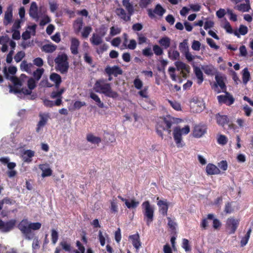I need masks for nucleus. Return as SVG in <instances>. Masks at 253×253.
Masks as SVG:
<instances>
[{"instance_id":"nucleus-1","label":"nucleus","mask_w":253,"mask_h":253,"mask_svg":"<svg viewBox=\"0 0 253 253\" xmlns=\"http://www.w3.org/2000/svg\"><path fill=\"white\" fill-rule=\"evenodd\" d=\"M93 89L96 92L103 93L106 96L113 99H116L119 97L117 92L112 90L110 84L106 83L103 79L96 81Z\"/></svg>"},{"instance_id":"nucleus-2","label":"nucleus","mask_w":253,"mask_h":253,"mask_svg":"<svg viewBox=\"0 0 253 253\" xmlns=\"http://www.w3.org/2000/svg\"><path fill=\"white\" fill-rule=\"evenodd\" d=\"M174 118L170 116H167L164 119L157 123L156 126V131L158 135L160 136L162 139L163 138V131L167 130L169 133H170V128L173 123Z\"/></svg>"},{"instance_id":"nucleus-3","label":"nucleus","mask_w":253,"mask_h":253,"mask_svg":"<svg viewBox=\"0 0 253 253\" xmlns=\"http://www.w3.org/2000/svg\"><path fill=\"white\" fill-rule=\"evenodd\" d=\"M56 65V69L61 74H66L69 68L68 57L65 54H59L54 59Z\"/></svg>"},{"instance_id":"nucleus-4","label":"nucleus","mask_w":253,"mask_h":253,"mask_svg":"<svg viewBox=\"0 0 253 253\" xmlns=\"http://www.w3.org/2000/svg\"><path fill=\"white\" fill-rule=\"evenodd\" d=\"M190 132V127L187 125L181 128L179 126L174 127L173 131V136L177 147H182L184 144L182 143V135L187 134Z\"/></svg>"},{"instance_id":"nucleus-5","label":"nucleus","mask_w":253,"mask_h":253,"mask_svg":"<svg viewBox=\"0 0 253 253\" xmlns=\"http://www.w3.org/2000/svg\"><path fill=\"white\" fill-rule=\"evenodd\" d=\"M141 207L146 224L148 226H149L154 219V207L151 205L149 201L144 202L142 204Z\"/></svg>"},{"instance_id":"nucleus-6","label":"nucleus","mask_w":253,"mask_h":253,"mask_svg":"<svg viewBox=\"0 0 253 253\" xmlns=\"http://www.w3.org/2000/svg\"><path fill=\"white\" fill-rule=\"evenodd\" d=\"M179 49L180 52L185 56L186 59L188 62H191L195 59V56L192 55L189 52V48L187 40H184L182 42L180 43Z\"/></svg>"},{"instance_id":"nucleus-7","label":"nucleus","mask_w":253,"mask_h":253,"mask_svg":"<svg viewBox=\"0 0 253 253\" xmlns=\"http://www.w3.org/2000/svg\"><path fill=\"white\" fill-rule=\"evenodd\" d=\"M226 93L225 95H220L217 97L218 101L220 104H225L227 105L230 106L234 103L235 99L228 92L224 91Z\"/></svg>"},{"instance_id":"nucleus-8","label":"nucleus","mask_w":253,"mask_h":253,"mask_svg":"<svg viewBox=\"0 0 253 253\" xmlns=\"http://www.w3.org/2000/svg\"><path fill=\"white\" fill-rule=\"evenodd\" d=\"M207 130V126L205 125H195L193 130V135L194 137L200 138L206 133Z\"/></svg>"},{"instance_id":"nucleus-9","label":"nucleus","mask_w":253,"mask_h":253,"mask_svg":"<svg viewBox=\"0 0 253 253\" xmlns=\"http://www.w3.org/2000/svg\"><path fill=\"white\" fill-rule=\"evenodd\" d=\"M240 220L233 217L228 218L226 221V228L230 230L229 234H234L237 230Z\"/></svg>"},{"instance_id":"nucleus-10","label":"nucleus","mask_w":253,"mask_h":253,"mask_svg":"<svg viewBox=\"0 0 253 253\" xmlns=\"http://www.w3.org/2000/svg\"><path fill=\"white\" fill-rule=\"evenodd\" d=\"M39 117L40 119L36 127V131L37 132H39L41 129L47 124L50 116L48 113H40L39 114Z\"/></svg>"},{"instance_id":"nucleus-11","label":"nucleus","mask_w":253,"mask_h":253,"mask_svg":"<svg viewBox=\"0 0 253 253\" xmlns=\"http://www.w3.org/2000/svg\"><path fill=\"white\" fill-rule=\"evenodd\" d=\"M165 12L166 10L160 4H157L153 10L151 9H148V16L151 19L155 17L154 13L160 16H162Z\"/></svg>"},{"instance_id":"nucleus-12","label":"nucleus","mask_w":253,"mask_h":253,"mask_svg":"<svg viewBox=\"0 0 253 253\" xmlns=\"http://www.w3.org/2000/svg\"><path fill=\"white\" fill-rule=\"evenodd\" d=\"M157 205L159 208L160 212L163 216H166L169 209V204L167 202V200H160L159 197H157Z\"/></svg>"},{"instance_id":"nucleus-13","label":"nucleus","mask_w":253,"mask_h":253,"mask_svg":"<svg viewBox=\"0 0 253 253\" xmlns=\"http://www.w3.org/2000/svg\"><path fill=\"white\" fill-rule=\"evenodd\" d=\"M105 72L109 76L113 75L115 77H117L118 75L123 74L122 70L118 66H114L112 67L108 66L105 69Z\"/></svg>"},{"instance_id":"nucleus-14","label":"nucleus","mask_w":253,"mask_h":253,"mask_svg":"<svg viewBox=\"0 0 253 253\" xmlns=\"http://www.w3.org/2000/svg\"><path fill=\"white\" fill-rule=\"evenodd\" d=\"M30 222L27 219L22 220L18 224L17 227L21 232L26 236L29 234Z\"/></svg>"},{"instance_id":"nucleus-15","label":"nucleus","mask_w":253,"mask_h":253,"mask_svg":"<svg viewBox=\"0 0 253 253\" xmlns=\"http://www.w3.org/2000/svg\"><path fill=\"white\" fill-rule=\"evenodd\" d=\"M115 12L117 16L124 21L127 22L130 20L131 16L132 15H129L128 13L126 14V12L123 8H117Z\"/></svg>"},{"instance_id":"nucleus-16","label":"nucleus","mask_w":253,"mask_h":253,"mask_svg":"<svg viewBox=\"0 0 253 253\" xmlns=\"http://www.w3.org/2000/svg\"><path fill=\"white\" fill-rule=\"evenodd\" d=\"M84 25L83 18L82 17L77 18L73 23V28L76 34L81 32Z\"/></svg>"},{"instance_id":"nucleus-17","label":"nucleus","mask_w":253,"mask_h":253,"mask_svg":"<svg viewBox=\"0 0 253 253\" xmlns=\"http://www.w3.org/2000/svg\"><path fill=\"white\" fill-rule=\"evenodd\" d=\"M129 239L131 240L133 247L136 249V250H138L141 247V242L140 240L139 234L136 233L130 235L129 236Z\"/></svg>"},{"instance_id":"nucleus-18","label":"nucleus","mask_w":253,"mask_h":253,"mask_svg":"<svg viewBox=\"0 0 253 253\" xmlns=\"http://www.w3.org/2000/svg\"><path fill=\"white\" fill-rule=\"evenodd\" d=\"M215 80L216 81V83L214 84V86L215 87H217L219 86L222 91H226V86L223 80V78L222 76L216 75L215 76Z\"/></svg>"},{"instance_id":"nucleus-19","label":"nucleus","mask_w":253,"mask_h":253,"mask_svg":"<svg viewBox=\"0 0 253 253\" xmlns=\"http://www.w3.org/2000/svg\"><path fill=\"white\" fill-rule=\"evenodd\" d=\"M79 45L80 42L79 40L76 38H72L71 40L70 50L73 54L77 55L78 53Z\"/></svg>"},{"instance_id":"nucleus-20","label":"nucleus","mask_w":253,"mask_h":253,"mask_svg":"<svg viewBox=\"0 0 253 253\" xmlns=\"http://www.w3.org/2000/svg\"><path fill=\"white\" fill-rule=\"evenodd\" d=\"M16 221L15 219H11L3 223L1 231L2 232H8L12 230L15 226Z\"/></svg>"},{"instance_id":"nucleus-21","label":"nucleus","mask_w":253,"mask_h":253,"mask_svg":"<svg viewBox=\"0 0 253 253\" xmlns=\"http://www.w3.org/2000/svg\"><path fill=\"white\" fill-rule=\"evenodd\" d=\"M12 10L11 8L8 7L4 14L3 24L5 26H7L8 24H10L12 21Z\"/></svg>"},{"instance_id":"nucleus-22","label":"nucleus","mask_w":253,"mask_h":253,"mask_svg":"<svg viewBox=\"0 0 253 253\" xmlns=\"http://www.w3.org/2000/svg\"><path fill=\"white\" fill-rule=\"evenodd\" d=\"M38 10V7L36 2L34 1L32 2L31 4L29 10L30 16L33 18L38 19L39 18Z\"/></svg>"},{"instance_id":"nucleus-23","label":"nucleus","mask_w":253,"mask_h":253,"mask_svg":"<svg viewBox=\"0 0 253 253\" xmlns=\"http://www.w3.org/2000/svg\"><path fill=\"white\" fill-rule=\"evenodd\" d=\"M216 123L218 125L224 126L229 122V119L226 115H221L219 113L215 116Z\"/></svg>"},{"instance_id":"nucleus-24","label":"nucleus","mask_w":253,"mask_h":253,"mask_svg":"<svg viewBox=\"0 0 253 253\" xmlns=\"http://www.w3.org/2000/svg\"><path fill=\"white\" fill-rule=\"evenodd\" d=\"M50 79L55 83V87L58 88L62 82L61 76L57 73H53L50 75Z\"/></svg>"},{"instance_id":"nucleus-25","label":"nucleus","mask_w":253,"mask_h":253,"mask_svg":"<svg viewBox=\"0 0 253 253\" xmlns=\"http://www.w3.org/2000/svg\"><path fill=\"white\" fill-rule=\"evenodd\" d=\"M194 72L197 78V84H201L204 81L203 73L200 68L197 66L194 67Z\"/></svg>"},{"instance_id":"nucleus-26","label":"nucleus","mask_w":253,"mask_h":253,"mask_svg":"<svg viewBox=\"0 0 253 253\" xmlns=\"http://www.w3.org/2000/svg\"><path fill=\"white\" fill-rule=\"evenodd\" d=\"M50 97L52 99L57 98L55 101V105L59 106L62 103V96H61L58 91H53L50 94Z\"/></svg>"},{"instance_id":"nucleus-27","label":"nucleus","mask_w":253,"mask_h":253,"mask_svg":"<svg viewBox=\"0 0 253 253\" xmlns=\"http://www.w3.org/2000/svg\"><path fill=\"white\" fill-rule=\"evenodd\" d=\"M207 174H218L220 172L219 168L212 164H209L206 167Z\"/></svg>"},{"instance_id":"nucleus-28","label":"nucleus","mask_w":253,"mask_h":253,"mask_svg":"<svg viewBox=\"0 0 253 253\" xmlns=\"http://www.w3.org/2000/svg\"><path fill=\"white\" fill-rule=\"evenodd\" d=\"M122 4L126 9L128 14L133 15L134 11V7L132 4L130 2V0H123Z\"/></svg>"},{"instance_id":"nucleus-29","label":"nucleus","mask_w":253,"mask_h":253,"mask_svg":"<svg viewBox=\"0 0 253 253\" xmlns=\"http://www.w3.org/2000/svg\"><path fill=\"white\" fill-rule=\"evenodd\" d=\"M35 155V152L31 150H25L23 153V160L26 162H31V159Z\"/></svg>"},{"instance_id":"nucleus-30","label":"nucleus","mask_w":253,"mask_h":253,"mask_svg":"<svg viewBox=\"0 0 253 253\" xmlns=\"http://www.w3.org/2000/svg\"><path fill=\"white\" fill-rule=\"evenodd\" d=\"M213 217L214 215L212 213H210L207 215V217L206 218H203L201 223V227L202 229L204 230L207 229L209 226L208 220H211Z\"/></svg>"},{"instance_id":"nucleus-31","label":"nucleus","mask_w":253,"mask_h":253,"mask_svg":"<svg viewBox=\"0 0 253 253\" xmlns=\"http://www.w3.org/2000/svg\"><path fill=\"white\" fill-rule=\"evenodd\" d=\"M86 140L87 141L91 142L92 144H98L101 141L100 137L95 136L91 133L88 134L86 135Z\"/></svg>"},{"instance_id":"nucleus-32","label":"nucleus","mask_w":253,"mask_h":253,"mask_svg":"<svg viewBox=\"0 0 253 253\" xmlns=\"http://www.w3.org/2000/svg\"><path fill=\"white\" fill-rule=\"evenodd\" d=\"M57 48V46L53 44H46L42 46V50L46 53H52Z\"/></svg>"},{"instance_id":"nucleus-33","label":"nucleus","mask_w":253,"mask_h":253,"mask_svg":"<svg viewBox=\"0 0 253 253\" xmlns=\"http://www.w3.org/2000/svg\"><path fill=\"white\" fill-rule=\"evenodd\" d=\"M234 8L240 11L245 12L249 11L251 8L250 4L241 3L235 6Z\"/></svg>"},{"instance_id":"nucleus-34","label":"nucleus","mask_w":253,"mask_h":253,"mask_svg":"<svg viewBox=\"0 0 253 253\" xmlns=\"http://www.w3.org/2000/svg\"><path fill=\"white\" fill-rule=\"evenodd\" d=\"M102 38L95 34H93L90 41L91 43L95 45H98L102 42Z\"/></svg>"},{"instance_id":"nucleus-35","label":"nucleus","mask_w":253,"mask_h":253,"mask_svg":"<svg viewBox=\"0 0 253 253\" xmlns=\"http://www.w3.org/2000/svg\"><path fill=\"white\" fill-rule=\"evenodd\" d=\"M159 43L165 49H167L170 46V39L168 37H163L159 40Z\"/></svg>"},{"instance_id":"nucleus-36","label":"nucleus","mask_w":253,"mask_h":253,"mask_svg":"<svg viewBox=\"0 0 253 253\" xmlns=\"http://www.w3.org/2000/svg\"><path fill=\"white\" fill-rule=\"evenodd\" d=\"M242 79L244 84H246L250 80L251 76L247 68H244L243 71Z\"/></svg>"},{"instance_id":"nucleus-37","label":"nucleus","mask_w":253,"mask_h":253,"mask_svg":"<svg viewBox=\"0 0 253 253\" xmlns=\"http://www.w3.org/2000/svg\"><path fill=\"white\" fill-rule=\"evenodd\" d=\"M175 65L178 70H184L188 72H189V66L181 61H177L175 63Z\"/></svg>"},{"instance_id":"nucleus-38","label":"nucleus","mask_w":253,"mask_h":253,"mask_svg":"<svg viewBox=\"0 0 253 253\" xmlns=\"http://www.w3.org/2000/svg\"><path fill=\"white\" fill-rule=\"evenodd\" d=\"M90 97L97 103L99 108H103L104 107V104L101 102L98 96L93 92H91L89 95Z\"/></svg>"},{"instance_id":"nucleus-39","label":"nucleus","mask_w":253,"mask_h":253,"mask_svg":"<svg viewBox=\"0 0 253 253\" xmlns=\"http://www.w3.org/2000/svg\"><path fill=\"white\" fill-rule=\"evenodd\" d=\"M251 232H252V229L251 228H250L248 230V231H247V233L246 234V235H245V236L242 238L241 242H240V244H241V247L245 246L248 243V241L250 238V237Z\"/></svg>"},{"instance_id":"nucleus-40","label":"nucleus","mask_w":253,"mask_h":253,"mask_svg":"<svg viewBox=\"0 0 253 253\" xmlns=\"http://www.w3.org/2000/svg\"><path fill=\"white\" fill-rule=\"evenodd\" d=\"M40 169L42 170V174H52V170L47 164L40 165Z\"/></svg>"},{"instance_id":"nucleus-41","label":"nucleus","mask_w":253,"mask_h":253,"mask_svg":"<svg viewBox=\"0 0 253 253\" xmlns=\"http://www.w3.org/2000/svg\"><path fill=\"white\" fill-rule=\"evenodd\" d=\"M139 204V202L134 199L131 200L130 202L128 200L126 201V202H125V205L128 209H135L137 207Z\"/></svg>"},{"instance_id":"nucleus-42","label":"nucleus","mask_w":253,"mask_h":253,"mask_svg":"<svg viewBox=\"0 0 253 253\" xmlns=\"http://www.w3.org/2000/svg\"><path fill=\"white\" fill-rule=\"evenodd\" d=\"M32 66L31 63L28 64L26 60H23L20 64V69L22 71L28 72Z\"/></svg>"},{"instance_id":"nucleus-43","label":"nucleus","mask_w":253,"mask_h":253,"mask_svg":"<svg viewBox=\"0 0 253 253\" xmlns=\"http://www.w3.org/2000/svg\"><path fill=\"white\" fill-rule=\"evenodd\" d=\"M92 29L91 26H87L84 28L82 32V36L84 38H87L90 33L91 32Z\"/></svg>"},{"instance_id":"nucleus-44","label":"nucleus","mask_w":253,"mask_h":253,"mask_svg":"<svg viewBox=\"0 0 253 253\" xmlns=\"http://www.w3.org/2000/svg\"><path fill=\"white\" fill-rule=\"evenodd\" d=\"M168 55L169 58L172 60H175L179 57V53L177 50H169Z\"/></svg>"},{"instance_id":"nucleus-45","label":"nucleus","mask_w":253,"mask_h":253,"mask_svg":"<svg viewBox=\"0 0 253 253\" xmlns=\"http://www.w3.org/2000/svg\"><path fill=\"white\" fill-rule=\"evenodd\" d=\"M42 224L40 222H30L29 225V234L31 233V230H37L41 228Z\"/></svg>"},{"instance_id":"nucleus-46","label":"nucleus","mask_w":253,"mask_h":253,"mask_svg":"<svg viewBox=\"0 0 253 253\" xmlns=\"http://www.w3.org/2000/svg\"><path fill=\"white\" fill-rule=\"evenodd\" d=\"M43 72H44V70L43 68L37 69L33 73V76H34L35 79L37 81H39L41 79L42 75L43 73Z\"/></svg>"},{"instance_id":"nucleus-47","label":"nucleus","mask_w":253,"mask_h":253,"mask_svg":"<svg viewBox=\"0 0 253 253\" xmlns=\"http://www.w3.org/2000/svg\"><path fill=\"white\" fill-rule=\"evenodd\" d=\"M51 232L52 243L53 244H55L57 243L58 239V233L57 231L54 229H52L51 230Z\"/></svg>"},{"instance_id":"nucleus-48","label":"nucleus","mask_w":253,"mask_h":253,"mask_svg":"<svg viewBox=\"0 0 253 253\" xmlns=\"http://www.w3.org/2000/svg\"><path fill=\"white\" fill-rule=\"evenodd\" d=\"M25 53L24 51H18L15 54V55L14 57V59L17 63H18L22 60V59L25 57Z\"/></svg>"},{"instance_id":"nucleus-49","label":"nucleus","mask_w":253,"mask_h":253,"mask_svg":"<svg viewBox=\"0 0 253 253\" xmlns=\"http://www.w3.org/2000/svg\"><path fill=\"white\" fill-rule=\"evenodd\" d=\"M107 31V28L104 25H102L98 29L97 35L103 38L105 36Z\"/></svg>"},{"instance_id":"nucleus-50","label":"nucleus","mask_w":253,"mask_h":253,"mask_svg":"<svg viewBox=\"0 0 253 253\" xmlns=\"http://www.w3.org/2000/svg\"><path fill=\"white\" fill-rule=\"evenodd\" d=\"M228 141V139L227 137L222 134H220L219 135L218 138H217V143L219 144L224 145H225Z\"/></svg>"},{"instance_id":"nucleus-51","label":"nucleus","mask_w":253,"mask_h":253,"mask_svg":"<svg viewBox=\"0 0 253 253\" xmlns=\"http://www.w3.org/2000/svg\"><path fill=\"white\" fill-rule=\"evenodd\" d=\"M154 53L157 56H160L163 54V49L158 45H154L153 47Z\"/></svg>"},{"instance_id":"nucleus-52","label":"nucleus","mask_w":253,"mask_h":253,"mask_svg":"<svg viewBox=\"0 0 253 253\" xmlns=\"http://www.w3.org/2000/svg\"><path fill=\"white\" fill-rule=\"evenodd\" d=\"M133 84L136 89H140L142 87L143 83L138 77H137L133 81Z\"/></svg>"},{"instance_id":"nucleus-53","label":"nucleus","mask_w":253,"mask_h":253,"mask_svg":"<svg viewBox=\"0 0 253 253\" xmlns=\"http://www.w3.org/2000/svg\"><path fill=\"white\" fill-rule=\"evenodd\" d=\"M152 0H140L139 5L141 8H146L151 3Z\"/></svg>"},{"instance_id":"nucleus-54","label":"nucleus","mask_w":253,"mask_h":253,"mask_svg":"<svg viewBox=\"0 0 253 253\" xmlns=\"http://www.w3.org/2000/svg\"><path fill=\"white\" fill-rule=\"evenodd\" d=\"M76 245L77 247L78 248L79 251L78 250H76L75 251V253H84L85 248L79 241H77Z\"/></svg>"},{"instance_id":"nucleus-55","label":"nucleus","mask_w":253,"mask_h":253,"mask_svg":"<svg viewBox=\"0 0 253 253\" xmlns=\"http://www.w3.org/2000/svg\"><path fill=\"white\" fill-rule=\"evenodd\" d=\"M182 247L183 249H184L186 252L190 251L191 250L190 246L189 245V241L186 239H183Z\"/></svg>"},{"instance_id":"nucleus-56","label":"nucleus","mask_w":253,"mask_h":253,"mask_svg":"<svg viewBox=\"0 0 253 253\" xmlns=\"http://www.w3.org/2000/svg\"><path fill=\"white\" fill-rule=\"evenodd\" d=\"M211 220H213V221H212L213 228L214 229H219L220 228V227L221 226V223L219 221V220H218L217 218H215L214 217H213V219H212Z\"/></svg>"},{"instance_id":"nucleus-57","label":"nucleus","mask_w":253,"mask_h":253,"mask_svg":"<svg viewBox=\"0 0 253 253\" xmlns=\"http://www.w3.org/2000/svg\"><path fill=\"white\" fill-rule=\"evenodd\" d=\"M142 54L146 57H151L153 55V53L150 47H146L142 50Z\"/></svg>"},{"instance_id":"nucleus-58","label":"nucleus","mask_w":253,"mask_h":253,"mask_svg":"<svg viewBox=\"0 0 253 253\" xmlns=\"http://www.w3.org/2000/svg\"><path fill=\"white\" fill-rule=\"evenodd\" d=\"M218 168L223 170H226L228 168V165L226 161L222 160L218 163Z\"/></svg>"},{"instance_id":"nucleus-59","label":"nucleus","mask_w":253,"mask_h":253,"mask_svg":"<svg viewBox=\"0 0 253 253\" xmlns=\"http://www.w3.org/2000/svg\"><path fill=\"white\" fill-rule=\"evenodd\" d=\"M201 44L200 42L194 40L192 43L191 47L194 50L199 51L200 49Z\"/></svg>"},{"instance_id":"nucleus-60","label":"nucleus","mask_w":253,"mask_h":253,"mask_svg":"<svg viewBox=\"0 0 253 253\" xmlns=\"http://www.w3.org/2000/svg\"><path fill=\"white\" fill-rule=\"evenodd\" d=\"M207 42L211 48H214L215 49H218L219 48V46L215 44V42L211 38H207Z\"/></svg>"},{"instance_id":"nucleus-61","label":"nucleus","mask_w":253,"mask_h":253,"mask_svg":"<svg viewBox=\"0 0 253 253\" xmlns=\"http://www.w3.org/2000/svg\"><path fill=\"white\" fill-rule=\"evenodd\" d=\"M27 84L28 88L31 90L34 89L36 86V82L32 78L28 80Z\"/></svg>"},{"instance_id":"nucleus-62","label":"nucleus","mask_w":253,"mask_h":253,"mask_svg":"<svg viewBox=\"0 0 253 253\" xmlns=\"http://www.w3.org/2000/svg\"><path fill=\"white\" fill-rule=\"evenodd\" d=\"M60 245L61 246L62 249L67 252H70L71 250V245L69 244H68L66 241H62L60 243Z\"/></svg>"},{"instance_id":"nucleus-63","label":"nucleus","mask_w":253,"mask_h":253,"mask_svg":"<svg viewBox=\"0 0 253 253\" xmlns=\"http://www.w3.org/2000/svg\"><path fill=\"white\" fill-rule=\"evenodd\" d=\"M12 35V38L15 40H18L20 39V33L18 30L15 29H11Z\"/></svg>"},{"instance_id":"nucleus-64","label":"nucleus","mask_w":253,"mask_h":253,"mask_svg":"<svg viewBox=\"0 0 253 253\" xmlns=\"http://www.w3.org/2000/svg\"><path fill=\"white\" fill-rule=\"evenodd\" d=\"M108 48V45L106 43L101 45L99 48L97 49L96 52L98 54L103 53L104 51H106Z\"/></svg>"}]
</instances>
